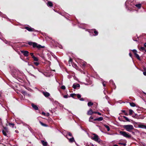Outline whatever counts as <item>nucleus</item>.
Segmentation results:
<instances>
[{"label":"nucleus","mask_w":146,"mask_h":146,"mask_svg":"<svg viewBox=\"0 0 146 146\" xmlns=\"http://www.w3.org/2000/svg\"><path fill=\"white\" fill-rule=\"evenodd\" d=\"M31 75L32 76H33V77H34L35 78H36V76H35L33 74H31Z\"/></svg>","instance_id":"obj_47"},{"label":"nucleus","mask_w":146,"mask_h":146,"mask_svg":"<svg viewBox=\"0 0 146 146\" xmlns=\"http://www.w3.org/2000/svg\"><path fill=\"white\" fill-rule=\"evenodd\" d=\"M123 117L125 118V120L127 121H130V120H129V119L127 117H126L125 116H123Z\"/></svg>","instance_id":"obj_28"},{"label":"nucleus","mask_w":146,"mask_h":146,"mask_svg":"<svg viewBox=\"0 0 146 146\" xmlns=\"http://www.w3.org/2000/svg\"><path fill=\"white\" fill-rule=\"evenodd\" d=\"M135 6L137 7L138 9H140L141 7V5L140 4H136Z\"/></svg>","instance_id":"obj_19"},{"label":"nucleus","mask_w":146,"mask_h":146,"mask_svg":"<svg viewBox=\"0 0 146 146\" xmlns=\"http://www.w3.org/2000/svg\"><path fill=\"white\" fill-rule=\"evenodd\" d=\"M28 44L29 45L32 46L34 48L36 47L39 49L41 48H43L44 47V46H42L41 45L38 44L37 43L35 42H28Z\"/></svg>","instance_id":"obj_1"},{"label":"nucleus","mask_w":146,"mask_h":146,"mask_svg":"<svg viewBox=\"0 0 146 146\" xmlns=\"http://www.w3.org/2000/svg\"><path fill=\"white\" fill-rule=\"evenodd\" d=\"M144 118V116H139V117H136V118L137 119H143Z\"/></svg>","instance_id":"obj_21"},{"label":"nucleus","mask_w":146,"mask_h":146,"mask_svg":"<svg viewBox=\"0 0 146 146\" xmlns=\"http://www.w3.org/2000/svg\"><path fill=\"white\" fill-rule=\"evenodd\" d=\"M91 146H94V144L92 143L90 144Z\"/></svg>","instance_id":"obj_52"},{"label":"nucleus","mask_w":146,"mask_h":146,"mask_svg":"<svg viewBox=\"0 0 146 146\" xmlns=\"http://www.w3.org/2000/svg\"><path fill=\"white\" fill-rule=\"evenodd\" d=\"M132 51H133V52L134 53V54L135 55L136 54H137V51L136 50L134 49V50H133Z\"/></svg>","instance_id":"obj_33"},{"label":"nucleus","mask_w":146,"mask_h":146,"mask_svg":"<svg viewBox=\"0 0 146 146\" xmlns=\"http://www.w3.org/2000/svg\"><path fill=\"white\" fill-rule=\"evenodd\" d=\"M110 84H111L113 86H115V84L113 83L112 80H111L110 81Z\"/></svg>","instance_id":"obj_27"},{"label":"nucleus","mask_w":146,"mask_h":146,"mask_svg":"<svg viewBox=\"0 0 146 146\" xmlns=\"http://www.w3.org/2000/svg\"><path fill=\"white\" fill-rule=\"evenodd\" d=\"M94 33L95 34V35H98V32L95 30L94 29Z\"/></svg>","instance_id":"obj_29"},{"label":"nucleus","mask_w":146,"mask_h":146,"mask_svg":"<svg viewBox=\"0 0 146 146\" xmlns=\"http://www.w3.org/2000/svg\"><path fill=\"white\" fill-rule=\"evenodd\" d=\"M2 13H1L0 11V16H1L2 15Z\"/></svg>","instance_id":"obj_56"},{"label":"nucleus","mask_w":146,"mask_h":146,"mask_svg":"<svg viewBox=\"0 0 146 146\" xmlns=\"http://www.w3.org/2000/svg\"><path fill=\"white\" fill-rule=\"evenodd\" d=\"M93 117H92V116L90 117L89 118V121L90 122H93V121L92 120V119H93ZM94 123H95L94 122Z\"/></svg>","instance_id":"obj_25"},{"label":"nucleus","mask_w":146,"mask_h":146,"mask_svg":"<svg viewBox=\"0 0 146 146\" xmlns=\"http://www.w3.org/2000/svg\"><path fill=\"white\" fill-rule=\"evenodd\" d=\"M102 84H103V86H104V87L105 86H106V84H105L104 83V82H102Z\"/></svg>","instance_id":"obj_43"},{"label":"nucleus","mask_w":146,"mask_h":146,"mask_svg":"<svg viewBox=\"0 0 146 146\" xmlns=\"http://www.w3.org/2000/svg\"><path fill=\"white\" fill-rule=\"evenodd\" d=\"M104 94H106V93H105V92H104Z\"/></svg>","instance_id":"obj_63"},{"label":"nucleus","mask_w":146,"mask_h":146,"mask_svg":"<svg viewBox=\"0 0 146 146\" xmlns=\"http://www.w3.org/2000/svg\"><path fill=\"white\" fill-rule=\"evenodd\" d=\"M86 62H84V64H83V65L84 66H85L86 65Z\"/></svg>","instance_id":"obj_50"},{"label":"nucleus","mask_w":146,"mask_h":146,"mask_svg":"<svg viewBox=\"0 0 146 146\" xmlns=\"http://www.w3.org/2000/svg\"><path fill=\"white\" fill-rule=\"evenodd\" d=\"M144 45L146 47V42L145 43V44H144Z\"/></svg>","instance_id":"obj_58"},{"label":"nucleus","mask_w":146,"mask_h":146,"mask_svg":"<svg viewBox=\"0 0 146 146\" xmlns=\"http://www.w3.org/2000/svg\"><path fill=\"white\" fill-rule=\"evenodd\" d=\"M138 127L146 129V125H145L143 123H139L138 124Z\"/></svg>","instance_id":"obj_7"},{"label":"nucleus","mask_w":146,"mask_h":146,"mask_svg":"<svg viewBox=\"0 0 146 146\" xmlns=\"http://www.w3.org/2000/svg\"><path fill=\"white\" fill-rule=\"evenodd\" d=\"M23 123L24 125L27 126H29L27 124H26L25 123Z\"/></svg>","instance_id":"obj_46"},{"label":"nucleus","mask_w":146,"mask_h":146,"mask_svg":"<svg viewBox=\"0 0 146 146\" xmlns=\"http://www.w3.org/2000/svg\"><path fill=\"white\" fill-rule=\"evenodd\" d=\"M15 77H18V76L17 75H16L15 74L14 76Z\"/></svg>","instance_id":"obj_60"},{"label":"nucleus","mask_w":146,"mask_h":146,"mask_svg":"<svg viewBox=\"0 0 146 146\" xmlns=\"http://www.w3.org/2000/svg\"><path fill=\"white\" fill-rule=\"evenodd\" d=\"M21 52L25 56H27L29 55V52L27 51H22Z\"/></svg>","instance_id":"obj_8"},{"label":"nucleus","mask_w":146,"mask_h":146,"mask_svg":"<svg viewBox=\"0 0 146 146\" xmlns=\"http://www.w3.org/2000/svg\"><path fill=\"white\" fill-rule=\"evenodd\" d=\"M30 54L31 55V56L32 58H33V57L35 56L34 55V54H33V53H32V52L31 53H30Z\"/></svg>","instance_id":"obj_38"},{"label":"nucleus","mask_w":146,"mask_h":146,"mask_svg":"<svg viewBox=\"0 0 146 146\" xmlns=\"http://www.w3.org/2000/svg\"><path fill=\"white\" fill-rule=\"evenodd\" d=\"M135 56L138 60H140V57L138 54H136Z\"/></svg>","instance_id":"obj_26"},{"label":"nucleus","mask_w":146,"mask_h":146,"mask_svg":"<svg viewBox=\"0 0 146 146\" xmlns=\"http://www.w3.org/2000/svg\"><path fill=\"white\" fill-rule=\"evenodd\" d=\"M42 93L46 97H48L50 96V94L46 92H42Z\"/></svg>","instance_id":"obj_10"},{"label":"nucleus","mask_w":146,"mask_h":146,"mask_svg":"<svg viewBox=\"0 0 146 146\" xmlns=\"http://www.w3.org/2000/svg\"><path fill=\"white\" fill-rule=\"evenodd\" d=\"M97 114L100 115H102V114L101 113L98 112L97 113Z\"/></svg>","instance_id":"obj_45"},{"label":"nucleus","mask_w":146,"mask_h":146,"mask_svg":"<svg viewBox=\"0 0 146 146\" xmlns=\"http://www.w3.org/2000/svg\"><path fill=\"white\" fill-rule=\"evenodd\" d=\"M8 130L7 128L5 127H4V129L2 131L3 135L5 136H6L7 135V133H8Z\"/></svg>","instance_id":"obj_6"},{"label":"nucleus","mask_w":146,"mask_h":146,"mask_svg":"<svg viewBox=\"0 0 146 146\" xmlns=\"http://www.w3.org/2000/svg\"><path fill=\"white\" fill-rule=\"evenodd\" d=\"M143 73L144 75L146 76V72H143Z\"/></svg>","instance_id":"obj_44"},{"label":"nucleus","mask_w":146,"mask_h":146,"mask_svg":"<svg viewBox=\"0 0 146 146\" xmlns=\"http://www.w3.org/2000/svg\"><path fill=\"white\" fill-rule=\"evenodd\" d=\"M119 133L121 135L127 138H129L131 137V135L125 131H120L119 132Z\"/></svg>","instance_id":"obj_4"},{"label":"nucleus","mask_w":146,"mask_h":146,"mask_svg":"<svg viewBox=\"0 0 146 146\" xmlns=\"http://www.w3.org/2000/svg\"><path fill=\"white\" fill-rule=\"evenodd\" d=\"M34 64L36 66H38L39 64V63L38 62H34Z\"/></svg>","instance_id":"obj_36"},{"label":"nucleus","mask_w":146,"mask_h":146,"mask_svg":"<svg viewBox=\"0 0 146 146\" xmlns=\"http://www.w3.org/2000/svg\"><path fill=\"white\" fill-rule=\"evenodd\" d=\"M77 96V98L79 99L80 101H83L84 100L83 98H81V95L79 94H70L71 96L73 98L74 97V96Z\"/></svg>","instance_id":"obj_5"},{"label":"nucleus","mask_w":146,"mask_h":146,"mask_svg":"<svg viewBox=\"0 0 146 146\" xmlns=\"http://www.w3.org/2000/svg\"><path fill=\"white\" fill-rule=\"evenodd\" d=\"M68 97V95H65L64 96V98H67Z\"/></svg>","instance_id":"obj_40"},{"label":"nucleus","mask_w":146,"mask_h":146,"mask_svg":"<svg viewBox=\"0 0 146 146\" xmlns=\"http://www.w3.org/2000/svg\"><path fill=\"white\" fill-rule=\"evenodd\" d=\"M40 124L43 126H47L46 124L44 123H43L42 122H41L40 121Z\"/></svg>","instance_id":"obj_31"},{"label":"nucleus","mask_w":146,"mask_h":146,"mask_svg":"<svg viewBox=\"0 0 146 146\" xmlns=\"http://www.w3.org/2000/svg\"><path fill=\"white\" fill-rule=\"evenodd\" d=\"M25 28L29 31H35V29L31 27H25Z\"/></svg>","instance_id":"obj_9"},{"label":"nucleus","mask_w":146,"mask_h":146,"mask_svg":"<svg viewBox=\"0 0 146 146\" xmlns=\"http://www.w3.org/2000/svg\"><path fill=\"white\" fill-rule=\"evenodd\" d=\"M47 6L48 7L53 6V4L50 1H48L47 3Z\"/></svg>","instance_id":"obj_17"},{"label":"nucleus","mask_w":146,"mask_h":146,"mask_svg":"<svg viewBox=\"0 0 146 146\" xmlns=\"http://www.w3.org/2000/svg\"><path fill=\"white\" fill-rule=\"evenodd\" d=\"M139 49L141 51H145L146 52V49H145V48L144 47H141L140 48H139Z\"/></svg>","instance_id":"obj_18"},{"label":"nucleus","mask_w":146,"mask_h":146,"mask_svg":"<svg viewBox=\"0 0 146 146\" xmlns=\"http://www.w3.org/2000/svg\"><path fill=\"white\" fill-rule=\"evenodd\" d=\"M123 127L128 132H130L131 130L134 129L133 126L131 125H124L123 126Z\"/></svg>","instance_id":"obj_3"},{"label":"nucleus","mask_w":146,"mask_h":146,"mask_svg":"<svg viewBox=\"0 0 146 146\" xmlns=\"http://www.w3.org/2000/svg\"><path fill=\"white\" fill-rule=\"evenodd\" d=\"M67 138L69 140V141L70 143H72L74 141V139L73 137L70 138H68L67 137Z\"/></svg>","instance_id":"obj_14"},{"label":"nucleus","mask_w":146,"mask_h":146,"mask_svg":"<svg viewBox=\"0 0 146 146\" xmlns=\"http://www.w3.org/2000/svg\"><path fill=\"white\" fill-rule=\"evenodd\" d=\"M60 106L61 107V105L60 104H59Z\"/></svg>","instance_id":"obj_62"},{"label":"nucleus","mask_w":146,"mask_h":146,"mask_svg":"<svg viewBox=\"0 0 146 146\" xmlns=\"http://www.w3.org/2000/svg\"><path fill=\"white\" fill-rule=\"evenodd\" d=\"M49 115H50L49 113H46V116H49Z\"/></svg>","instance_id":"obj_49"},{"label":"nucleus","mask_w":146,"mask_h":146,"mask_svg":"<svg viewBox=\"0 0 146 146\" xmlns=\"http://www.w3.org/2000/svg\"><path fill=\"white\" fill-rule=\"evenodd\" d=\"M93 113V112L91 109H90L88 112L87 114L88 115H91Z\"/></svg>","instance_id":"obj_16"},{"label":"nucleus","mask_w":146,"mask_h":146,"mask_svg":"<svg viewBox=\"0 0 146 146\" xmlns=\"http://www.w3.org/2000/svg\"><path fill=\"white\" fill-rule=\"evenodd\" d=\"M2 124V120L1 118H0V124L1 125Z\"/></svg>","instance_id":"obj_42"},{"label":"nucleus","mask_w":146,"mask_h":146,"mask_svg":"<svg viewBox=\"0 0 146 146\" xmlns=\"http://www.w3.org/2000/svg\"><path fill=\"white\" fill-rule=\"evenodd\" d=\"M118 143L119 144L123 145L124 146H125L126 145V144L124 143Z\"/></svg>","instance_id":"obj_35"},{"label":"nucleus","mask_w":146,"mask_h":146,"mask_svg":"<svg viewBox=\"0 0 146 146\" xmlns=\"http://www.w3.org/2000/svg\"><path fill=\"white\" fill-rule=\"evenodd\" d=\"M37 70H38V71L39 72H41V71H40V70L39 69H38V68H37Z\"/></svg>","instance_id":"obj_57"},{"label":"nucleus","mask_w":146,"mask_h":146,"mask_svg":"<svg viewBox=\"0 0 146 146\" xmlns=\"http://www.w3.org/2000/svg\"><path fill=\"white\" fill-rule=\"evenodd\" d=\"M113 146H119L118 145L116 144H115L113 145Z\"/></svg>","instance_id":"obj_55"},{"label":"nucleus","mask_w":146,"mask_h":146,"mask_svg":"<svg viewBox=\"0 0 146 146\" xmlns=\"http://www.w3.org/2000/svg\"><path fill=\"white\" fill-rule=\"evenodd\" d=\"M33 58L34 61H37L38 60V58L35 56H34Z\"/></svg>","instance_id":"obj_22"},{"label":"nucleus","mask_w":146,"mask_h":146,"mask_svg":"<svg viewBox=\"0 0 146 146\" xmlns=\"http://www.w3.org/2000/svg\"><path fill=\"white\" fill-rule=\"evenodd\" d=\"M61 88L62 89L65 90L66 88V87L64 86H62L61 87Z\"/></svg>","instance_id":"obj_37"},{"label":"nucleus","mask_w":146,"mask_h":146,"mask_svg":"<svg viewBox=\"0 0 146 146\" xmlns=\"http://www.w3.org/2000/svg\"><path fill=\"white\" fill-rule=\"evenodd\" d=\"M92 134L93 136L91 137L92 139L98 142L99 143H101L102 141L100 139L97 135L94 133Z\"/></svg>","instance_id":"obj_2"},{"label":"nucleus","mask_w":146,"mask_h":146,"mask_svg":"<svg viewBox=\"0 0 146 146\" xmlns=\"http://www.w3.org/2000/svg\"><path fill=\"white\" fill-rule=\"evenodd\" d=\"M98 112H96V111L93 112V113H97Z\"/></svg>","instance_id":"obj_53"},{"label":"nucleus","mask_w":146,"mask_h":146,"mask_svg":"<svg viewBox=\"0 0 146 146\" xmlns=\"http://www.w3.org/2000/svg\"><path fill=\"white\" fill-rule=\"evenodd\" d=\"M122 112L124 113V114L126 115H128L127 112H126L125 110H122L121 111Z\"/></svg>","instance_id":"obj_32"},{"label":"nucleus","mask_w":146,"mask_h":146,"mask_svg":"<svg viewBox=\"0 0 146 146\" xmlns=\"http://www.w3.org/2000/svg\"><path fill=\"white\" fill-rule=\"evenodd\" d=\"M103 119V118L102 117H100L98 118H96L95 119H94L93 120L94 121H101Z\"/></svg>","instance_id":"obj_12"},{"label":"nucleus","mask_w":146,"mask_h":146,"mask_svg":"<svg viewBox=\"0 0 146 146\" xmlns=\"http://www.w3.org/2000/svg\"><path fill=\"white\" fill-rule=\"evenodd\" d=\"M31 106L35 110H38V108L36 105L32 103L31 104Z\"/></svg>","instance_id":"obj_13"},{"label":"nucleus","mask_w":146,"mask_h":146,"mask_svg":"<svg viewBox=\"0 0 146 146\" xmlns=\"http://www.w3.org/2000/svg\"><path fill=\"white\" fill-rule=\"evenodd\" d=\"M133 111L131 109L129 110V114L131 115L132 114Z\"/></svg>","instance_id":"obj_30"},{"label":"nucleus","mask_w":146,"mask_h":146,"mask_svg":"<svg viewBox=\"0 0 146 146\" xmlns=\"http://www.w3.org/2000/svg\"><path fill=\"white\" fill-rule=\"evenodd\" d=\"M68 135L69 136H70V137H72V133H70V132H68Z\"/></svg>","instance_id":"obj_39"},{"label":"nucleus","mask_w":146,"mask_h":146,"mask_svg":"<svg viewBox=\"0 0 146 146\" xmlns=\"http://www.w3.org/2000/svg\"><path fill=\"white\" fill-rule=\"evenodd\" d=\"M93 105V103L90 102H88V106H90Z\"/></svg>","instance_id":"obj_20"},{"label":"nucleus","mask_w":146,"mask_h":146,"mask_svg":"<svg viewBox=\"0 0 146 146\" xmlns=\"http://www.w3.org/2000/svg\"><path fill=\"white\" fill-rule=\"evenodd\" d=\"M72 60V59H71L70 58V60H69V62H70V61L71 62Z\"/></svg>","instance_id":"obj_59"},{"label":"nucleus","mask_w":146,"mask_h":146,"mask_svg":"<svg viewBox=\"0 0 146 146\" xmlns=\"http://www.w3.org/2000/svg\"><path fill=\"white\" fill-rule=\"evenodd\" d=\"M15 131L16 133H19V131L17 130H15Z\"/></svg>","instance_id":"obj_54"},{"label":"nucleus","mask_w":146,"mask_h":146,"mask_svg":"<svg viewBox=\"0 0 146 146\" xmlns=\"http://www.w3.org/2000/svg\"><path fill=\"white\" fill-rule=\"evenodd\" d=\"M104 126L107 128V131H109L110 130V128L109 126L108 125H104Z\"/></svg>","instance_id":"obj_23"},{"label":"nucleus","mask_w":146,"mask_h":146,"mask_svg":"<svg viewBox=\"0 0 146 146\" xmlns=\"http://www.w3.org/2000/svg\"><path fill=\"white\" fill-rule=\"evenodd\" d=\"M1 94H0V97H1Z\"/></svg>","instance_id":"obj_64"},{"label":"nucleus","mask_w":146,"mask_h":146,"mask_svg":"<svg viewBox=\"0 0 146 146\" xmlns=\"http://www.w3.org/2000/svg\"><path fill=\"white\" fill-rule=\"evenodd\" d=\"M129 56H130L131 57H132V54H131V53H129Z\"/></svg>","instance_id":"obj_51"},{"label":"nucleus","mask_w":146,"mask_h":146,"mask_svg":"<svg viewBox=\"0 0 146 146\" xmlns=\"http://www.w3.org/2000/svg\"><path fill=\"white\" fill-rule=\"evenodd\" d=\"M80 87L79 84H73L72 87L74 89H76L77 88H79Z\"/></svg>","instance_id":"obj_11"},{"label":"nucleus","mask_w":146,"mask_h":146,"mask_svg":"<svg viewBox=\"0 0 146 146\" xmlns=\"http://www.w3.org/2000/svg\"><path fill=\"white\" fill-rule=\"evenodd\" d=\"M42 114L44 115H46V113L44 112H42Z\"/></svg>","instance_id":"obj_41"},{"label":"nucleus","mask_w":146,"mask_h":146,"mask_svg":"<svg viewBox=\"0 0 146 146\" xmlns=\"http://www.w3.org/2000/svg\"><path fill=\"white\" fill-rule=\"evenodd\" d=\"M9 125L10 126H12V127H13L14 125V124L12 123H9Z\"/></svg>","instance_id":"obj_34"},{"label":"nucleus","mask_w":146,"mask_h":146,"mask_svg":"<svg viewBox=\"0 0 146 146\" xmlns=\"http://www.w3.org/2000/svg\"><path fill=\"white\" fill-rule=\"evenodd\" d=\"M130 106L133 107H134L135 106V104L133 103H129Z\"/></svg>","instance_id":"obj_24"},{"label":"nucleus","mask_w":146,"mask_h":146,"mask_svg":"<svg viewBox=\"0 0 146 146\" xmlns=\"http://www.w3.org/2000/svg\"><path fill=\"white\" fill-rule=\"evenodd\" d=\"M23 94H25L26 93V92L25 91H23Z\"/></svg>","instance_id":"obj_61"},{"label":"nucleus","mask_w":146,"mask_h":146,"mask_svg":"<svg viewBox=\"0 0 146 146\" xmlns=\"http://www.w3.org/2000/svg\"><path fill=\"white\" fill-rule=\"evenodd\" d=\"M41 143L44 146H46L47 145V143L46 142L44 141L43 140H42L41 141Z\"/></svg>","instance_id":"obj_15"},{"label":"nucleus","mask_w":146,"mask_h":146,"mask_svg":"<svg viewBox=\"0 0 146 146\" xmlns=\"http://www.w3.org/2000/svg\"><path fill=\"white\" fill-rule=\"evenodd\" d=\"M31 66L33 67V68L35 69H37V68H36L35 67V66H34L33 65H31Z\"/></svg>","instance_id":"obj_48"}]
</instances>
